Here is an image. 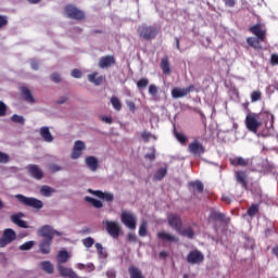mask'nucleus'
Instances as JSON below:
<instances>
[{
  "instance_id": "nucleus-1",
  "label": "nucleus",
  "mask_w": 278,
  "mask_h": 278,
  "mask_svg": "<svg viewBox=\"0 0 278 278\" xmlns=\"http://www.w3.org/2000/svg\"><path fill=\"white\" fill-rule=\"evenodd\" d=\"M38 233L43 238L39 244L40 252L43 255H49V253H51L53 238H55V236H62V232L53 229V227L49 225H45L38 230Z\"/></svg>"
},
{
  "instance_id": "nucleus-2",
  "label": "nucleus",
  "mask_w": 278,
  "mask_h": 278,
  "mask_svg": "<svg viewBox=\"0 0 278 278\" xmlns=\"http://www.w3.org/2000/svg\"><path fill=\"white\" fill-rule=\"evenodd\" d=\"M137 34L139 37L142 38V40L151 41L157 38V34H160V28H157V26L142 24L138 27Z\"/></svg>"
},
{
  "instance_id": "nucleus-3",
  "label": "nucleus",
  "mask_w": 278,
  "mask_h": 278,
  "mask_svg": "<svg viewBox=\"0 0 278 278\" xmlns=\"http://www.w3.org/2000/svg\"><path fill=\"white\" fill-rule=\"evenodd\" d=\"M15 199H17V201L22 203V205H25V207H31L33 210L37 211H40L42 210V207H45V203L42 202V200H38L36 198H27L23 194H16Z\"/></svg>"
},
{
  "instance_id": "nucleus-4",
  "label": "nucleus",
  "mask_w": 278,
  "mask_h": 278,
  "mask_svg": "<svg viewBox=\"0 0 278 278\" xmlns=\"http://www.w3.org/2000/svg\"><path fill=\"white\" fill-rule=\"evenodd\" d=\"M260 115L257 113H249L245 116V126L249 131L256 134V131L262 127V122H258Z\"/></svg>"
},
{
  "instance_id": "nucleus-5",
  "label": "nucleus",
  "mask_w": 278,
  "mask_h": 278,
  "mask_svg": "<svg viewBox=\"0 0 278 278\" xmlns=\"http://www.w3.org/2000/svg\"><path fill=\"white\" fill-rule=\"evenodd\" d=\"M121 222L131 231L136 230L137 218L131 211H123L121 214Z\"/></svg>"
},
{
  "instance_id": "nucleus-6",
  "label": "nucleus",
  "mask_w": 278,
  "mask_h": 278,
  "mask_svg": "<svg viewBox=\"0 0 278 278\" xmlns=\"http://www.w3.org/2000/svg\"><path fill=\"white\" fill-rule=\"evenodd\" d=\"M16 240V231L12 228L3 230L2 237L0 238V249H5L8 244H12Z\"/></svg>"
},
{
  "instance_id": "nucleus-7",
  "label": "nucleus",
  "mask_w": 278,
  "mask_h": 278,
  "mask_svg": "<svg viewBox=\"0 0 278 278\" xmlns=\"http://www.w3.org/2000/svg\"><path fill=\"white\" fill-rule=\"evenodd\" d=\"M104 225L109 236L117 240L121 236V225L118 222L105 220Z\"/></svg>"
},
{
  "instance_id": "nucleus-8",
  "label": "nucleus",
  "mask_w": 278,
  "mask_h": 278,
  "mask_svg": "<svg viewBox=\"0 0 278 278\" xmlns=\"http://www.w3.org/2000/svg\"><path fill=\"white\" fill-rule=\"evenodd\" d=\"M167 224L174 229L175 231H181L184 227V223L181 222V215L170 213L167 215Z\"/></svg>"
},
{
  "instance_id": "nucleus-9",
  "label": "nucleus",
  "mask_w": 278,
  "mask_h": 278,
  "mask_svg": "<svg viewBox=\"0 0 278 278\" xmlns=\"http://www.w3.org/2000/svg\"><path fill=\"white\" fill-rule=\"evenodd\" d=\"M249 31L253 34V36H256V38H258L261 42L266 41V29L264 28V25H262V23L250 26Z\"/></svg>"
},
{
  "instance_id": "nucleus-10",
  "label": "nucleus",
  "mask_w": 278,
  "mask_h": 278,
  "mask_svg": "<svg viewBox=\"0 0 278 278\" xmlns=\"http://www.w3.org/2000/svg\"><path fill=\"white\" fill-rule=\"evenodd\" d=\"M205 256L199 250L190 251L189 254L187 255L188 264H203Z\"/></svg>"
},
{
  "instance_id": "nucleus-11",
  "label": "nucleus",
  "mask_w": 278,
  "mask_h": 278,
  "mask_svg": "<svg viewBox=\"0 0 278 278\" xmlns=\"http://www.w3.org/2000/svg\"><path fill=\"white\" fill-rule=\"evenodd\" d=\"M87 192L89 194H93V197H97L98 199H102V201H105L106 203L114 202V193L112 192H103L101 190H92V189H88Z\"/></svg>"
},
{
  "instance_id": "nucleus-12",
  "label": "nucleus",
  "mask_w": 278,
  "mask_h": 278,
  "mask_svg": "<svg viewBox=\"0 0 278 278\" xmlns=\"http://www.w3.org/2000/svg\"><path fill=\"white\" fill-rule=\"evenodd\" d=\"M26 170H28V174L33 177V179H37L38 181L45 177V172H42L41 168L36 164H29L26 167Z\"/></svg>"
},
{
  "instance_id": "nucleus-13",
  "label": "nucleus",
  "mask_w": 278,
  "mask_h": 278,
  "mask_svg": "<svg viewBox=\"0 0 278 278\" xmlns=\"http://www.w3.org/2000/svg\"><path fill=\"white\" fill-rule=\"evenodd\" d=\"M188 151L192 155H203V153H205V147H203V143L199 142V140H194L189 144Z\"/></svg>"
},
{
  "instance_id": "nucleus-14",
  "label": "nucleus",
  "mask_w": 278,
  "mask_h": 278,
  "mask_svg": "<svg viewBox=\"0 0 278 278\" xmlns=\"http://www.w3.org/2000/svg\"><path fill=\"white\" fill-rule=\"evenodd\" d=\"M192 90H194V86L193 85H190L189 87L187 88H174L172 90V97L174 99H181L184 97H188V94H190V92H192Z\"/></svg>"
},
{
  "instance_id": "nucleus-15",
  "label": "nucleus",
  "mask_w": 278,
  "mask_h": 278,
  "mask_svg": "<svg viewBox=\"0 0 278 278\" xmlns=\"http://www.w3.org/2000/svg\"><path fill=\"white\" fill-rule=\"evenodd\" d=\"M84 151H86V143L81 140H78L74 143L72 160H79L83 155Z\"/></svg>"
},
{
  "instance_id": "nucleus-16",
  "label": "nucleus",
  "mask_w": 278,
  "mask_h": 278,
  "mask_svg": "<svg viewBox=\"0 0 278 278\" xmlns=\"http://www.w3.org/2000/svg\"><path fill=\"white\" fill-rule=\"evenodd\" d=\"M71 18L72 21H78V23H84L86 21V12H84L81 9L72 5L71 7Z\"/></svg>"
},
{
  "instance_id": "nucleus-17",
  "label": "nucleus",
  "mask_w": 278,
  "mask_h": 278,
  "mask_svg": "<svg viewBox=\"0 0 278 278\" xmlns=\"http://www.w3.org/2000/svg\"><path fill=\"white\" fill-rule=\"evenodd\" d=\"M25 214L23 213H17L11 215V223L16 225L17 227H21V229H29V225H27V222L21 219Z\"/></svg>"
},
{
  "instance_id": "nucleus-18",
  "label": "nucleus",
  "mask_w": 278,
  "mask_h": 278,
  "mask_svg": "<svg viewBox=\"0 0 278 278\" xmlns=\"http://www.w3.org/2000/svg\"><path fill=\"white\" fill-rule=\"evenodd\" d=\"M114 64H116V59L114 55H105L99 60L100 68H110V66H114Z\"/></svg>"
},
{
  "instance_id": "nucleus-19",
  "label": "nucleus",
  "mask_w": 278,
  "mask_h": 278,
  "mask_svg": "<svg viewBox=\"0 0 278 278\" xmlns=\"http://www.w3.org/2000/svg\"><path fill=\"white\" fill-rule=\"evenodd\" d=\"M85 164L91 173H97L99 169V160L96 156H87L85 159Z\"/></svg>"
},
{
  "instance_id": "nucleus-20",
  "label": "nucleus",
  "mask_w": 278,
  "mask_h": 278,
  "mask_svg": "<svg viewBox=\"0 0 278 278\" xmlns=\"http://www.w3.org/2000/svg\"><path fill=\"white\" fill-rule=\"evenodd\" d=\"M157 238L163 242H179V238H177V236L168 233L166 231L157 232Z\"/></svg>"
},
{
  "instance_id": "nucleus-21",
  "label": "nucleus",
  "mask_w": 278,
  "mask_h": 278,
  "mask_svg": "<svg viewBox=\"0 0 278 278\" xmlns=\"http://www.w3.org/2000/svg\"><path fill=\"white\" fill-rule=\"evenodd\" d=\"M236 180L238 184L242 186V188H244V190L249 188V181L247 180V172L244 170L236 172Z\"/></svg>"
},
{
  "instance_id": "nucleus-22",
  "label": "nucleus",
  "mask_w": 278,
  "mask_h": 278,
  "mask_svg": "<svg viewBox=\"0 0 278 278\" xmlns=\"http://www.w3.org/2000/svg\"><path fill=\"white\" fill-rule=\"evenodd\" d=\"M229 162H230V165L235 167L241 166L242 168H244L249 166V159H244L242 156L229 159Z\"/></svg>"
},
{
  "instance_id": "nucleus-23",
  "label": "nucleus",
  "mask_w": 278,
  "mask_h": 278,
  "mask_svg": "<svg viewBox=\"0 0 278 278\" xmlns=\"http://www.w3.org/2000/svg\"><path fill=\"white\" fill-rule=\"evenodd\" d=\"M22 97L27 103H36V99L31 94V90L27 87H21Z\"/></svg>"
},
{
  "instance_id": "nucleus-24",
  "label": "nucleus",
  "mask_w": 278,
  "mask_h": 278,
  "mask_svg": "<svg viewBox=\"0 0 278 278\" xmlns=\"http://www.w3.org/2000/svg\"><path fill=\"white\" fill-rule=\"evenodd\" d=\"M160 66L163 75H170V61H168V55L162 58Z\"/></svg>"
},
{
  "instance_id": "nucleus-25",
  "label": "nucleus",
  "mask_w": 278,
  "mask_h": 278,
  "mask_svg": "<svg viewBox=\"0 0 278 278\" xmlns=\"http://www.w3.org/2000/svg\"><path fill=\"white\" fill-rule=\"evenodd\" d=\"M40 136L45 142H53V135H51V130H49V127L47 126L41 127Z\"/></svg>"
},
{
  "instance_id": "nucleus-26",
  "label": "nucleus",
  "mask_w": 278,
  "mask_h": 278,
  "mask_svg": "<svg viewBox=\"0 0 278 278\" xmlns=\"http://www.w3.org/2000/svg\"><path fill=\"white\" fill-rule=\"evenodd\" d=\"M99 73H92L88 75V81H90V84H94V86H101V84H103V76H99Z\"/></svg>"
},
{
  "instance_id": "nucleus-27",
  "label": "nucleus",
  "mask_w": 278,
  "mask_h": 278,
  "mask_svg": "<svg viewBox=\"0 0 278 278\" xmlns=\"http://www.w3.org/2000/svg\"><path fill=\"white\" fill-rule=\"evenodd\" d=\"M85 201L86 203H90V205H92V207H94L96 210H101V207H103V202L101 200H97L89 195L85 197Z\"/></svg>"
},
{
  "instance_id": "nucleus-28",
  "label": "nucleus",
  "mask_w": 278,
  "mask_h": 278,
  "mask_svg": "<svg viewBox=\"0 0 278 278\" xmlns=\"http://www.w3.org/2000/svg\"><path fill=\"white\" fill-rule=\"evenodd\" d=\"M68 262V252L67 251H60L56 255V264L58 266H62V264H66Z\"/></svg>"
},
{
  "instance_id": "nucleus-29",
  "label": "nucleus",
  "mask_w": 278,
  "mask_h": 278,
  "mask_svg": "<svg viewBox=\"0 0 278 278\" xmlns=\"http://www.w3.org/2000/svg\"><path fill=\"white\" fill-rule=\"evenodd\" d=\"M260 42H262V40H260V38H255V37H248L247 38V43L249 45V47H252V49H256L260 50L262 49V46L260 45Z\"/></svg>"
},
{
  "instance_id": "nucleus-30",
  "label": "nucleus",
  "mask_w": 278,
  "mask_h": 278,
  "mask_svg": "<svg viewBox=\"0 0 278 278\" xmlns=\"http://www.w3.org/2000/svg\"><path fill=\"white\" fill-rule=\"evenodd\" d=\"M210 220H218L219 223H225V214L217 212V211H212L210 216H208Z\"/></svg>"
},
{
  "instance_id": "nucleus-31",
  "label": "nucleus",
  "mask_w": 278,
  "mask_h": 278,
  "mask_svg": "<svg viewBox=\"0 0 278 278\" xmlns=\"http://www.w3.org/2000/svg\"><path fill=\"white\" fill-rule=\"evenodd\" d=\"M167 173H168V169H166V167L159 168L153 176V181H162V179L166 177Z\"/></svg>"
},
{
  "instance_id": "nucleus-32",
  "label": "nucleus",
  "mask_w": 278,
  "mask_h": 278,
  "mask_svg": "<svg viewBox=\"0 0 278 278\" xmlns=\"http://www.w3.org/2000/svg\"><path fill=\"white\" fill-rule=\"evenodd\" d=\"M128 273L130 275V278H144V276L142 275V271L134 265H131L128 268Z\"/></svg>"
},
{
  "instance_id": "nucleus-33",
  "label": "nucleus",
  "mask_w": 278,
  "mask_h": 278,
  "mask_svg": "<svg viewBox=\"0 0 278 278\" xmlns=\"http://www.w3.org/2000/svg\"><path fill=\"white\" fill-rule=\"evenodd\" d=\"M261 116H263V118H266L267 121H270L269 126L268 122H265V127L266 129H271L273 125H275V115H273L271 113H263L261 114Z\"/></svg>"
},
{
  "instance_id": "nucleus-34",
  "label": "nucleus",
  "mask_w": 278,
  "mask_h": 278,
  "mask_svg": "<svg viewBox=\"0 0 278 278\" xmlns=\"http://www.w3.org/2000/svg\"><path fill=\"white\" fill-rule=\"evenodd\" d=\"M41 268L47 273L48 275H53V264L49 261H43L40 264Z\"/></svg>"
},
{
  "instance_id": "nucleus-35",
  "label": "nucleus",
  "mask_w": 278,
  "mask_h": 278,
  "mask_svg": "<svg viewBox=\"0 0 278 278\" xmlns=\"http://www.w3.org/2000/svg\"><path fill=\"white\" fill-rule=\"evenodd\" d=\"M178 233H180V236H184L185 238H194V230H192V228H180V231H178Z\"/></svg>"
},
{
  "instance_id": "nucleus-36",
  "label": "nucleus",
  "mask_w": 278,
  "mask_h": 278,
  "mask_svg": "<svg viewBox=\"0 0 278 278\" xmlns=\"http://www.w3.org/2000/svg\"><path fill=\"white\" fill-rule=\"evenodd\" d=\"M111 104L113 105L114 110H116L117 112H121V110H123V104L121 103V100L118 99V97H112L111 98Z\"/></svg>"
},
{
  "instance_id": "nucleus-37",
  "label": "nucleus",
  "mask_w": 278,
  "mask_h": 278,
  "mask_svg": "<svg viewBox=\"0 0 278 278\" xmlns=\"http://www.w3.org/2000/svg\"><path fill=\"white\" fill-rule=\"evenodd\" d=\"M174 136L180 142V144H186L188 142V137L184 135V132H177L176 129H174Z\"/></svg>"
},
{
  "instance_id": "nucleus-38",
  "label": "nucleus",
  "mask_w": 278,
  "mask_h": 278,
  "mask_svg": "<svg viewBox=\"0 0 278 278\" xmlns=\"http://www.w3.org/2000/svg\"><path fill=\"white\" fill-rule=\"evenodd\" d=\"M40 192L42 197H51L53 192H55V189L49 187V186H42L40 189Z\"/></svg>"
},
{
  "instance_id": "nucleus-39",
  "label": "nucleus",
  "mask_w": 278,
  "mask_h": 278,
  "mask_svg": "<svg viewBox=\"0 0 278 278\" xmlns=\"http://www.w3.org/2000/svg\"><path fill=\"white\" fill-rule=\"evenodd\" d=\"M252 103H257V101H262V91L255 90L251 93Z\"/></svg>"
},
{
  "instance_id": "nucleus-40",
  "label": "nucleus",
  "mask_w": 278,
  "mask_h": 278,
  "mask_svg": "<svg viewBox=\"0 0 278 278\" xmlns=\"http://www.w3.org/2000/svg\"><path fill=\"white\" fill-rule=\"evenodd\" d=\"M36 242L35 241H27L25 243H23L22 245H20V251H29L31 249H34Z\"/></svg>"
},
{
  "instance_id": "nucleus-41",
  "label": "nucleus",
  "mask_w": 278,
  "mask_h": 278,
  "mask_svg": "<svg viewBox=\"0 0 278 278\" xmlns=\"http://www.w3.org/2000/svg\"><path fill=\"white\" fill-rule=\"evenodd\" d=\"M191 188H193L197 192H203L204 187H203V182L201 181H193L190 182Z\"/></svg>"
},
{
  "instance_id": "nucleus-42",
  "label": "nucleus",
  "mask_w": 278,
  "mask_h": 278,
  "mask_svg": "<svg viewBox=\"0 0 278 278\" xmlns=\"http://www.w3.org/2000/svg\"><path fill=\"white\" fill-rule=\"evenodd\" d=\"M147 86H149V79L148 78H140L137 81V88L139 90H144V88H147Z\"/></svg>"
},
{
  "instance_id": "nucleus-43",
  "label": "nucleus",
  "mask_w": 278,
  "mask_h": 278,
  "mask_svg": "<svg viewBox=\"0 0 278 278\" xmlns=\"http://www.w3.org/2000/svg\"><path fill=\"white\" fill-rule=\"evenodd\" d=\"M59 273L61 277H71V269L65 268L62 265H58Z\"/></svg>"
},
{
  "instance_id": "nucleus-44",
  "label": "nucleus",
  "mask_w": 278,
  "mask_h": 278,
  "mask_svg": "<svg viewBox=\"0 0 278 278\" xmlns=\"http://www.w3.org/2000/svg\"><path fill=\"white\" fill-rule=\"evenodd\" d=\"M260 212V205L252 204L248 210V216H255Z\"/></svg>"
},
{
  "instance_id": "nucleus-45",
  "label": "nucleus",
  "mask_w": 278,
  "mask_h": 278,
  "mask_svg": "<svg viewBox=\"0 0 278 278\" xmlns=\"http://www.w3.org/2000/svg\"><path fill=\"white\" fill-rule=\"evenodd\" d=\"M147 233H148V230H147V222H142V223L140 224V227H139V236H140L141 238H146Z\"/></svg>"
},
{
  "instance_id": "nucleus-46",
  "label": "nucleus",
  "mask_w": 278,
  "mask_h": 278,
  "mask_svg": "<svg viewBox=\"0 0 278 278\" xmlns=\"http://www.w3.org/2000/svg\"><path fill=\"white\" fill-rule=\"evenodd\" d=\"M83 244L86 249H90L94 245V239L92 237L85 238L83 239Z\"/></svg>"
},
{
  "instance_id": "nucleus-47",
  "label": "nucleus",
  "mask_w": 278,
  "mask_h": 278,
  "mask_svg": "<svg viewBox=\"0 0 278 278\" xmlns=\"http://www.w3.org/2000/svg\"><path fill=\"white\" fill-rule=\"evenodd\" d=\"M11 121L13 123H18L20 125H25V117L21 115H16V114L12 115Z\"/></svg>"
},
{
  "instance_id": "nucleus-48",
  "label": "nucleus",
  "mask_w": 278,
  "mask_h": 278,
  "mask_svg": "<svg viewBox=\"0 0 278 278\" xmlns=\"http://www.w3.org/2000/svg\"><path fill=\"white\" fill-rule=\"evenodd\" d=\"M8 162H10V155L0 151V164H8Z\"/></svg>"
},
{
  "instance_id": "nucleus-49",
  "label": "nucleus",
  "mask_w": 278,
  "mask_h": 278,
  "mask_svg": "<svg viewBox=\"0 0 278 278\" xmlns=\"http://www.w3.org/2000/svg\"><path fill=\"white\" fill-rule=\"evenodd\" d=\"M96 249L102 257H106L108 254L105 253V249H103V245L101 243H96Z\"/></svg>"
},
{
  "instance_id": "nucleus-50",
  "label": "nucleus",
  "mask_w": 278,
  "mask_h": 278,
  "mask_svg": "<svg viewBox=\"0 0 278 278\" xmlns=\"http://www.w3.org/2000/svg\"><path fill=\"white\" fill-rule=\"evenodd\" d=\"M148 92L151 94V97H157V86L154 84L150 85Z\"/></svg>"
},
{
  "instance_id": "nucleus-51",
  "label": "nucleus",
  "mask_w": 278,
  "mask_h": 278,
  "mask_svg": "<svg viewBox=\"0 0 278 278\" xmlns=\"http://www.w3.org/2000/svg\"><path fill=\"white\" fill-rule=\"evenodd\" d=\"M141 138L144 142H149V140H151V138H155V136L151 135L149 131H143L141 132Z\"/></svg>"
},
{
  "instance_id": "nucleus-52",
  "label": "nucleus",
  "mask_w": 278,
  "mask_h": 278,
  "mask_svg": "<svg viewBox=\"0 0 278 278\" xmlns=\"http://www.w3.org/2000/svg\"><path fill=\"white\" fill-rule=\"evenodd\" d=\"M51 81H53L54 84H60V81H62V77L60 76V74L58 73H53L50 76Z\"/></svg>"
},
{
  "instance_id": "nucleus-53",
  "label": "nucleus",
  "mask_w": 278,
  "mask_h": 278,
  "mask_svg": "<svg viewBox=\"0 0 278 278\" xmlns=\"http://www.w3.org/2000/svg\"><path fill=\"white\" fill-rule=\"evenodd\" d=\"M49 170L51 173H60V170H62V167L60 165H56V164H50L49 165Z\"/></svg>"
},
{
  "instance_id": "nucleus-54",
  "label": "nucleus",
  "mask_w": 278,
  "mask_h": 278,
  "mask_svg": "<svg viewBox=\"0 0 278 278\" xmlns=\"http://www.w3.org/2000/svg\"><path fill=\"white\" fill-rule=\"evenodd\" d=\"M8 112V105L3 103V101H0V116H5Z\"/></svg>"
},
{
  "instance_id": "nucleus-55",
  "label": "nucleus",
  "mask_w": 278,
  "mask_h": 278,
  "mask_svg": "<svg viewBox=\"0 0 278 278\" xmlns=\"http://www.w3.org/2000/svg\"><path fill=\"white\" fill-rule=\"evenodd\" d=\"M8 25V16L0 15V29H3Z\"/></svg>"
},
{
  "instance_id": "nucleus-56",
  "label": "nucleus",
  "mask_w": 278,
  "mask_h": 278,
  "mask_svg": "<svg viewBox=\"0 0 278 278\" xmlns=\"http://www.w3.org/2000/svg\"><path fill=\"white\" fill-rule=\"evenodd\" d=\"M81 70L75 68L72 71V77H75V79H81Z\"/></svg>"
},
{
  "instance_id": "nucleus-57",
  "label": "nucleus",
  "mask_w": 278,
  "mask_h": 278,
  "mask_svg": "<svg viewBox=\"0 0 278 278\" xmlns=\"http://www.w3.org/2000/svg\"><path fill=\"white\" fill-rule=\"evenodd\" d=\"M270 64L271 66H278V54L274 53L270 55Z\"/></svg>"
},
{
  "instance_id": "nucleus-58",
  "label": "nucleus",
  "mask_w": 278,
  "mask_h": 278,
  "mask_svg": "<svg viewBox=\"0 0 278 278\" xmlns=\"http://www.w3.org/2000/svg\"><path fill=\"white\" fill-rule=\"evenodd\" d=\"M127 240H128L129 242H138V237L136 236V233L129 232V233L127 235Z\"/></svg>"
},
{
  "instance_id": "nucleus-59",
  "label": "nucleus",
  "mask_w": 278,
  "mask_h": 278,
  "mask_svg": "<svg viewBox=\"0 0 278 278\" xmlns=\"http://www.w3.org/2000/svg\"><path fill=\"white\" fill-rule=\"evenodd\" d=\"M100 118H101V121H103V123H106V125H112V123H114V119L110 116L103 115Z\"/></svg>"
},
{
  "instance_id": "nucleus-60",
  "label": "nucleus",
  "mask_w": 278,
  "mask_h": 278,
  "mask_svg": "<svg viewBox=\"0 0 278 278\" xmlns=\"http://www.w3.org/2000/svg\"><path fill=\"white\" fill-rule=\"evenodd\" d=\"M126 105L130 110V112H136V103H134V101H127Z\"/></svg>"
},
{
  "instance_id": "nucleus-61",
  "label": "nucleus",
  "mask_w": 278,
  "mask_h": 278,
  "mask_svg": "<svg viewBox=\"0 0 278 278\" xmlns=\"http://www.w3.org/2000/svg\"><path fill=\"white\" fill-rule=\"evenodd\" d=\"M225 5H227V8H235L236 7V0H223Z\"/></svg>"
},
{
  "instance_id": "nucleus-62",
  "label": "nucleus",
  "mask_w": 278,
  "mask_h": 278,
  "mask_svg": "<svg viewBox=\"0 0 278 278\" xmlns=\"http://www.w3.org/2000/svg\"><path fill=\"white\" fill-rule=\"evenodd\" d=\"M146 160H150V162H153L155 160V152H151L144 155Z\"/></svg>"
},
{
  "instance_id": "nucleus-63",
  "label": "nucleus",
  "mask_w": 278,
  "mask_h": 278,
  "mask_svg": "<svg viewBox=\"0 0 278 278\" xmlns=\"http://www.w3.org/2000/svg\"><path fill=\"white\" fill-rule=\"evenodd\" d=\"M106 277H109V278H116V271L114 269H109L106 271Z\"/></svg>"
},
{
  "instance_id": "nucleus-64",
  "label": "nucleus",
  "mask_w": 278,
  "mask_h": 278,
  "mask_svg": "<svg viewBox=\"0 0 278 278\" xmlns=\"http://www.w3.org/2000/svg\"><path fill=\"white\" fill-rule=\"evenodd\" d=\"M64 14H65V16H66L67 18H71V4H67V5L65 7V12H64Z\"/></svg>"
}]
</instances>
